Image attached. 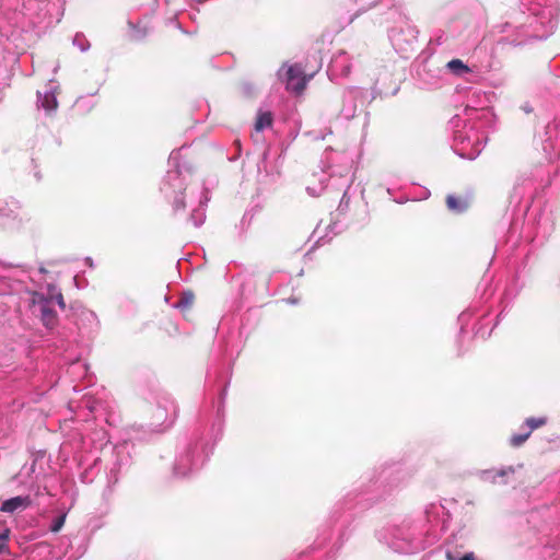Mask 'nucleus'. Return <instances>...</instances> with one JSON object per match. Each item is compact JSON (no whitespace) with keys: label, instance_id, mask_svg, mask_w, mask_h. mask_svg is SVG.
I'll return each mask as SVG.
<instances>
[{"label":"nucleus","instance_id":"1a4fd4ad","mask_svg":"<svg viewBox=\"0 0 560 560\" xmlns=\"http://www.w3.org/2000/svg\"><path fill=\"white\" fill-rule=\"evenodd\" d=\"M529 436H530V431H527L523 434H514L510 439V444L513 447H520L521 445H523V443H525L527 441V439Z\"/></svg>","mask_w":560,"mask_h":560},{"label":"nucleus","instance_id":"9d476101","mask_svg":"<svg viewBox=\"0 0 560 560\" xmlns=\"http://www.w3.org/2000/svg\"><path fill=\"white\" fill-rule=\"evenodd\" d=\"M547 422L546 418L541 417V418H528L526 419L525 423L526 425L528 427V431H530V433L535 430V429H538L542 425H545Z\"/></svg>","mask_w":560,"mask_h":560},{"label":"nucleus","instance_id":"2eb2a0df","mask_svg":"<svg viewBox=\"0 0 560 560\" xmlns=\"http://www.w3.org/2000/svg\"><path fill=\"white\" fill-rule=\"evenodd\" d=\"M514 472V468L513 467H508L506 469H501L499 470L494 477L499 476V477H503L508 474H513Z\"/></svg>","mask_w":560,"mask_h":560},{"label":"nucleus","instance_id":"4468645a","mask_svg":"<svg viewBox=\"0 0 560 560\" xmlns=\"http://www.w3.org/2000/svg\"><path fill=\"white\" fill-rule=\"evenodd\" d=\"M9 535H10L9 528H7L2 533H0V544L8 545L7 542L9 540Z\"/></svg>","mask_w":560,"mask_h":560},{"label":"nucleus","instance_id":"0eeeda50","mask_svg":"<svg viewBox=\"0 0 560 560\" xmlns=\"http://www.w3.org/2000/svg\"><path fill=\"white\" fill-rule=\"evenodd\" d=\"M272 124V116L269 112L261 113L258 115L256 122H255V130L261 131L267 127H270Z\"/></svg>","mask_w":560,"mask_h":560},{"label":"nucleus","instance_id":"9b49d317","mask_svg":"<svg viewBox=\"0 0 560 560\" xmlns=\"http://www.w3.org/2000/svg\"><path fill=\"white\" fill-rule=\"evenodd\" d=\"M65 521H66V515L56 517L50 526V530L52 533H58L62 528Z\"/></svg>","mask_w":560,"mask_h":560},{"label":"nucleus","instance_id":"7ed1b4c3","mask_svg":"<svg viewBox=\"0 0 560 560\" xmlns=\"http://www.w3.org/2000/svg\"><path fill=\"white\" fill-rule=\"evenodd\" d=\"M32 504V500L26 497H14L2 502L0 511L3 513H14L27 509Z\"/></svg>","mask_w":560,"mask_h":560},{"label":"nucleus","instance_id":"dca6fc26","mask_svg":"<svg viewBox=\"0 0 560 560\" xmlns=\"http://www.w3.org/2000/svg\"><path fill=\"white\" fill-rule=\"evenodd\" d=\"M8 548V545L0 544V552Z\"/></svg>","mask_w":560,"mask_h":560},{"label":"nucleus","instance_id":"ddd939ff","mask_svg":"<svg viewBox=\"0 0 560 560\" xmlns=\"http://www.w3.org/2000/svg\"><path fill=\"white\" fill-rule=\"evenodd\" d=\"M49 298H52V301L55 300L61 310L66 308V303L63 300V295L60 292H57L56 294H50Z\"/></svg>","mask_w":560,"mask_h":560},{"label":"nucleus","instance_id":"6e6552de","mask_svg":"<svg viewBox=\"0 0 560 560\" xmlns=\"http://www.w3.org/2000/svg\"><path fill=\"white\" fill-rule=\"evenodd\" d=\"M40 104H42V107L48 113L55 110L58 106L57 98L52 93H46L40 98Z\"/></svg>","mask_w":560,"mask_h":560},{"label":"nucleus","instance_id":"f03ea898","mask_svg":"<svg viewBox=\"0 0 560 560\" xmlns=\"http://www.w3.org/2000/svg\"><path fill=\"white\" fill-rule=\"evenodd\" d=\"M32 312L38 316L42 323L52 328L58 322V316L52 307V298H46L39 293H33L32 295Z\"/></svg>","mask_w":560,"mask_h":560},{"label":"nucleus","instance_id":"f8f14e48","mask_svg":"<svg viewBox=\"0 0 560 560\" xmlns=\"http://www.w3.org/2000/svg\"><path fill=\"white\" fill-rule=\"evenodd\" d=\"M446 560H475V555L474 552H468L460 559H457L452 552H446Z\"/></svg>","mask_w":560,"mask_h":560},{"label":"nucleus","instance_id":"423d86ee","mask_svg":"<svg viewBox=\"0 0 560 560\" xmlns=\"http://www.w3.org/2000/svg\"><path fill=\"white\" fill-rule=\"evenodd\" d=\"M446 68L456 75L470 72V69L460 59H452L447 62Z\"/></svg>","mask_w":560,"mask_h":560},{"label":"nucleus","instance_id":"f257e3e1","mask_svg":"<svg viewBox=\"0 0 560 560\" xmlns=\"http://www.w3.org/2000/svg\"><path fill=\"white\" fill-rule=\"evenodd\" d=\"M313 78V74H305L304 68L300 63L290 65L287 67L283 82L285 90L295 96L303 95L307 83Z\"/></svg>","mask_w":560,"mask_h":560},{"label":"nucleus","instance_id":"39448f33","mask_svg":"<svg viewBox=\"0 0 560 560\" xmlns=\"http://www.w3.org/2000/svg\"><path fill=\"white\" fill-rule=\"evenodd\" d=\"M447 208L452 211L462 212L468 208V202L459 197L454 195H448L446 197Z\"/></svg>","mask_w":560,"mask_h":560},{"label":"nucleus","instance_id":"20e7f679","mask_svg":"<svg viewBox=\"0 0 560 560\" xmlns=\"http://www.w3.org/2000/svg\"><path fill=\"white\" fill-rule=\"evenodd\" d=\"M194 303L195 294L192 292H186L182 295L176 306L182 312L184 317L188 320L194 319Z\"/></svg>","mask_w":560,"mask_h":560}]
</instances>
